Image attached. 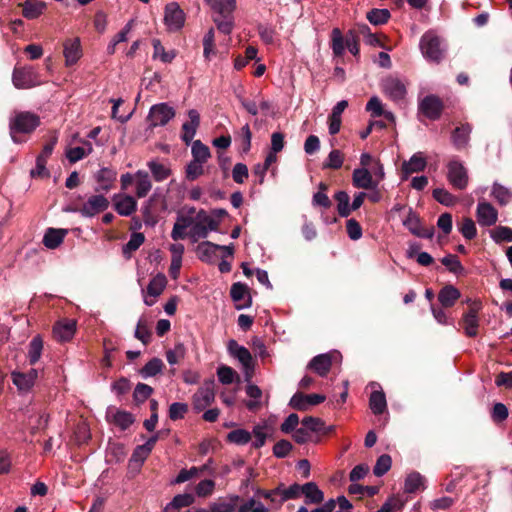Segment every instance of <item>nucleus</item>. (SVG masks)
Instances as JSON below:
<instances>
[{
    "instance_id": "f257e3e1",
    "label": "nucleus",
    "mask_w": 512,
    "mask_h": 512,
    "mask_svg": "<svg viewBox=\"0 0 512 512\" xmlns=\"http://www.w3.org/2000/svg\"><path fill=\"white\" fill-rule=\"evenodd\" d=\"M359 42L360 39L358 38L357 31L348 30L345 36H343L339 28H334L331 32V49L337 57L344 54L345 48L354 56H359Z\"/></svg>"
},
{
    "instance_id": "f03ea898",
    "label": "nucleus",
    "mask_w": 512,
    "mask_h": 512,
    "mask_svg": "<svg viewBox=\"0 0 512 512\" xmlns=\"http://www.w3.org/2000/svg\"><path fill=\"white\" fill-rule=\"evenodd\" d=\"M40 124V119L31 112L17 113L10 121V133L14 142H18L16 133H30Z\"/></svg>"
},
{
    "instance_id": "7ed1b4c3",
    "label": "nucleus",
    "mask_w": 512,
    "mask_h": 512,
    "mask_svg": "<svg viewBox=\"0 0 512 512\" xmlns=\"http://www.w3.org/2000/svg\"><path fill=\"white\" fill-rule=\"evenodd\" d=\"M420 49L424 57L430 61L439 63L444 57L441 40L433 31H427L422 35Z\"/></svg>"
},
{
    "instance_id": "20e7f679",
    "label": "nucleus",
    "mask_w": 512,
    "mask_h": 512,
    "mask_svg": "<svg viewBox=\"0 0 512 512\" xmlns=\"http://www.w3.org/2000/svg\"><path fill=\"white\" fill-rule=\"evenodd\" d=\"M227 348L230 355L242 364L246 381H250L254 373V360L250 351L234 339L229 340Z\"/></svg>"
},
{
    "instance_id": "39448f33",
    "label": "nucleus",
    "mask_w": 512,
    "mask_h": 512,
    "mask_svg": "<svg viewBox=\"0 0 512 512\" xmlns=\"http://www.w3.org/2000/svg\"><path fill=\"white\" fill-rule=\"evenodd\" d=\"M109 207V200L103 195L90 196L81 207L72 208L69 211L81 214L85 218H91L105 211Z\"/></svg>"
},
{
    "instance_id": "423d86ee",
    "label": "nucleus",
    "mask_w": 512,
    "mask_h": 512,
    "mask_svg": "<svg viewBox=\"0 0 512 512\" xmlns=\"http://www.w3.org/2000/svg\"><path fill=\"white\" fill-rule=\"evenodd\" d=\"M447 179L449 183L457 190L466 189L469 176L468 171L462 162L456 159H452L447 164Z\"/></svg>"
},
{
    "instance_id": "0eeeda50",
    "label": "nucleus",
    "mask_w": 512,
    "mask_h": 512,
    "mask_svg": "<svg viewBox=\"0 0 512 512\" xmlns=\"http://www.w3.org/2000/svg\"><path fill=\"white\" fill-rule=\"evenodd\" d=\"M156 443V437H151L143 445H138L128 462V473L132 476L136 475L145 459L149 456Z\"/></svg>"
},
{
    "instance_id": "6e6552de",
    "label": "nucleus",
    "mask_w": 512,
    "mask_h": 512,
    "mask_svg": "<svg viewBox=\"0 0 512 512\" xmlns=\"http://www.w3.org/2000/svg\"><path fill=\"white\" fill-rule=\"evenodd\" d=\"M215 399L214 380H206L202 387L193 395V409L196 412L203 411L211 405Z\"/></svg>"
},
{
    "instance_id": "1a4fd4ad",
    "label": "nucleus",
    "mask_w": 512,
    "mask_h": 512,
    "mask_svg": "<svg viewBox=\"0 0 512 512\" xmlns=\"http://www.w3.org/2000/svg\"><path fill=\"white\" fill-rule=\"evenodd\" d=\"M12 82L18 89H29L41 83L37 73L31 67L15 68L12 75Z\"/></svg>"
},
{
    "instance_id": "9d476101",
    "label": "nucleus",
    "mask_w": 512,
    "mask_h": 512,
    "mask_svg": "<svg viewBox=\"0 0 512 512\" xmlns=\"http://www.w3.org/2000/svg\"><path fill=\"white\" fill-rule=\"evenodd\" d=\"M186 15L177 2L165 6L164 23L169 31L180 30L185 23Z\"/></svg>"
},
{
    "instance_id": "9b49d317",
    "label": "nucleus",
    "mask_w": 512,
    "mask_h": 512,
    "mask_svg": "<svg viewBox=\"0 0 512 512\" xmlns=\"http://www.w3.org/2000/svg\"><path fill=\"white\" fill-rule=\"evenodd\" d=\"M419 111L430 120H438L444 109L443 101L436 95L425 96L419 103Z\"/></svg>"
},
{
    "instance_id": "f8f14e48",
    "label": "nucleus",
    "mask_w": 512,
    "mask_h": 512,
    "mask_svg": "<svg viewBox=\"0 0 512 512\" xmlns=\"http://www.w3.org/2000/svg\"><path fill=\"white\" fill-rule=\"evenodd\" d=\"M325 399V395L322 394L306 395L302 392H296L290 399L289 405L295 410L306 411L310 406L318 405L324 402Z\"/></svg>"
},
{
    "instance_id": "ddd939ff",
    "label": "nucleus",
    "mask_w": 512,
    "mask_h": 512,
    "mask_svg": "<svg viewBox=\"0 0 512 512\" xmlns=\"http://www.w3.org/2000/svg\"><path fill=\"white\" fill-rule=\"evenodd\" d=\"M338 355V352L319 354L310 360L307 369L312 370L321 377H325L332 367L333 358Z\"/></svg>"
},
{
    "instance_id": "4468645a",
    "label": "nucleus",
    "mask_w": 512,
    "mask_h": 512,
    "mask_svg": "<svg viewBox=\"0 0 512 512\" xmlns=\"http://www.w3.org/2000/svg\"><path fill=\"white\" fill-rule=\"evenodd\" d=\"M352 184L355 188L376 190L378 181L374 180L372 172L367 168H356L352 173Z\"/></svg>"
},
{
    "instance_id": "2eb2a0df",
    "label": "nucleus",
    "mask_w": 512,
    "mask_h": 512,
    "mask_svg": "<svg viewBox=\"0 0 512 512\" xmlns=\"http://www.w3.org/2000/svg\"><path fill=\"white\" fill-rule=\"evenodd\" d=\"M230 296L234 302H240L245 300L243 304H236L235 308L241 310L252 306V297L249 292V288L246 284L241 282L233 283L230 288Z\"/></svg>"
},
{
    "instance_id": "dca6fc26",
    "label": "nucleus",
    "mask_w": 512,
    "mask_h": 512,
    "mask_svg": "<svg viewBox=\"0 0 512 512\" xmlns=\"http://www.w3.org/2000/svg\"><path fill=\"white\" fill-rule=\"evenodd\" d=\"M57 142V137H53L50 142H48L44 147L42 152L38 155L36 159V168L31 170V176H45L48 175V171L46 169V163L50 155L52 154V151L54 149V146Z\"/></svg>"
},
{
    "instance_id": "f3484780",
    "label": "nucleus",
    "mask_w": 512,
    "mask_h": 512,
    "mask_svg": "<svg viewBox=\"0 0 512 512\" xmlns=\"http://www.w3.org/2000/svg\"><path fill=\"white\" fill-rule=\"evenodd\" d=\"M477 220L482 226H492L498 220L497 210L488 202H479L477 206Z\"/></svg>"
},
{
    "instance_id": "a211bd4d",
    "label": "nucleus",
    "mask_w": 512,
    "mask_h": 512,
    "mask_svg": "<svg viewBox=\"0 0 512 512\" xmlns=\"http://www.w3.org/2000/svg\"><path fill=\"white\" fill-rule=\"evenodd\" d=\"M188 117L190 120L182 125L181 134V138L186 145L191 143L200 125V115L195 109L188 111Z\"/></svg>"
},
{
    "instance_id": "6ab92c4d",
    "label": "nucleus",
    "mask_w": 512,
    "mask_h": 512,
    "mask_svg": "<svg viewBox=\"0 0 512 512\" xmlns=\"http://www.w3.org/2000/svg\"><path fill=\"white\" fill-rule=\"evenodd\" d=\"M382 88L386 95L393 100H401L406 94L405 85L397 78L387 77L382 82Z\"/></svg>"
},
{
    "instance_id": "aec40b11",
    "label": "nucleus",
    "mask_w": 512,
    "mask_h": 512,
    "mask_svg": "<svg viewBox=\"0 0 512 512\" xmlns=\"http://www.w3.org/2000/svg\"><path fill=\"white\" fill-rule=\"evenodd\" d=\"M472 126L469 123L456 127L451 134V140L456 150L461 151L468 146Z\"/></svg>"
},
{
    "instance_id": "412c9836",
    "label": "nucleus",
    "mask_w": 512,
    "mask_h": 512,
    "mask_svg": "<svg viewBox=\"0 0 512 512\" xmlns=\"http://www.w3.org/2000/svg\"><path fill=\"white\" fill-rule=\"evenodd\" d=\"M11 375L12 381L18 390L21 392H28L34 385L38 373L36 369H30L27 373L14 371Z\"/></svg>"
},
{
    "instance_id": "4be33fe9",
    "label": "nucleus",
    "mask_w": 512,
    "mask_h": 512,
    "mask_svg": "<svg viewBox=\"0 0 512 512\" xmlns=\"http://www.w3.org/2000/svg\"><path fill=\"white\" fill-rule=\"evenodd\" d=\"M106 417L108 421L113 422L122 430L127 429L134 422V417L131 413L113 407L108 408Z\"/></svg>"
},
{
    "instance_id": "5701e85b",
    "label": "nucleus",
    "mask_w": 512,
    "mask_h": 512,
    "mask_svg": "<svg viewBox=\"0 0 512 512\" xmlns=\"http://www.w3.org/2000/svg\"><path fill=\"white\" fill-rule=\"evenodd\" d=\"M82 56L79 38L67 40L64 43V57L67 66L74 65Z\"/></svg>"
},
{
    "instance_id": "b1692460",
    "label": "nucleus",
    "mask_w": 512,
    "mask_h": 512,
    "mask_svg": "<svg viewBox=\"0 0 512 512\" xmlns=\"http://www.w3.org/2000/svg\"><path fill=\"white\" fill-rule=\"evenodd\" d=\"M76 330V322L74 320H61L57 322L53 328V333L59 341L70 340Z\"/></svg>"
},
{
    "instance_id": "393cba45",
    "label": "nucleus",
    "mask_w": 512,
    "mask_h": 512,
    "mask_svg": "<svg viewBox=\"0 0 512 512\" xmlns=\"http://www.w3.org/2000/svg\"><path fill=\"white\" fill-rule=\"evenodd\" d=\"M460 291L453 285L444 286L438 293V301L444 308L452 307L460 298Z\"/></svg>"
},
{
    "instance_id": "a878e982",
    "label": "nucleus",
    "mask_w": 512,
    "mask_h": 512,
    "mask_svg": "<svg viewBox=\"0 0 512 512\" xmlns=\"http://www.w3.org/2000/svg\"><path fill=\"white\" fill-rule=\"evenodd\" d=\"M220 248V245L212 243L210 241H203L196 247V253L198 258L202 262L211 263L216 257V251Z\"/></svg>"
},
{
    "instance_id": "bb28decb",
    "label": "nucleus",
    "mask_w": 512,
    "mask_h": 512,
    "mask_svg": "<svg viewBox=\"0 0 512 512\" xmlns=\"http://www.w3.org/2000/svg\"><path fill=\"white\" fill-rule=\"evenodd\" d=\"M116 179V172L109 168H102L96 174V180L98 186L96 187V191H104L107 192L111 189L113 182Z\"/></svg>"
},
{
    "instance_id": "cd10ccee",
    "label": "nucleus",
    "mask_w": 512,
    "mask_h": 512,
    "mask_svg": "<svg viewBox=\"0 0 512 512\" xmlns=\"http://www.w3.org/2000/svg\"><path fill=\"white\" fill-rule=\"evenodd\" d=\"M67 233L66 229L49 228L44 234L43 244L49 249H55L63 242Z\"/></svg>"
},
{
    "instance_id": "c85d7f7f",
    "label": "nucleus",
    "mask_w": 512,
    "mask_h": 512,
    "mask_svg": "<svg viewBox=\"0 0 512 512\" xmlns=\"http://www.w3.org/2000/svg\"><path fill=\"white\" fill-rule=\"evenodd\" d=\"M304 484L300 485L298 483H294L288 488L284 486L283 483H280L278 485V492H279V500L278 504L282 505L284 502H286L289 499H297L300 497V494L303 493Z\"/></svg>"
},
{
    "instance_id": "c756f323",
    "label": "nucleus",
    "mask_w": 512,
    "mask_h": 512,
    "mask_svg": "<svg viewBox=\"0 0 512 512\" xmlns=\"http://www.w3.org/2000/svg\"><path fill=\"white\" fill-rule=\"evenodd\" d=\"M22 14L27 19L38 18L46 9V3L38 0H27L22 4Z\"/></svg>"
},
{
    "instance_id": "7c9ffc66",
    "label": "nucleus",
    "mask_w": 512,
    "mask_h": 512,
    "mask_svg": "<svg viewBox=\"0 0 512 512\" xmlns=\"http://www.w3.org/2000/svg\"><path fill=\"white\" fill-rule=\"evenodd\" d=\"M207 5L218 14L217 17L230 16L235 9L236 0H205Z\"/></svg>"
},
{
    "instance_id": "2f4dec72",
    "label": "nucleus",
    "mask_w": 512,
    "mask_h": 512,
    "mask_svg": "<svg viewBox=\"0 0 512 512\" xmlns=\"http://www.w3.org/2000/svg\"><path fill=\"white\" fill-rule=\"evenodd\" d=\"M302 494L305 496L306 504H320L324 501V493L315 482L305 483Z\"/></svg>"
},
{
    "instance_id": "473e14b6",
    "label": "nucleus",
    "mask_w": 512,
    "mask_h": 512,
    "mask_svg": "<svg viewBox=\"0 0 512 512\" xmlns=\"http://www.w3.org/2000/svg\"><path fill=\"white\" fill-rule=\"evenodd\" d=\"M160 296V274L155 275L144 292V302L148 306L154 305Z\"/></svg>"
},
{
    "instance_id": "72a5a7b5",
    "label": "nucleus",
    "mask_w": 512,
    "mask_h": 512,
    "mask_svg": "<svg viewBox=\"0 0 512 512\" xmlns=\"http://www.w3.org/2000/svg\"><path fill=\"white\" fill-rule=\"evenodd\" d=\"M426 159L421 153H415L409 161H405L402 165V170L406 175L421 172L426 167Z\"/></svg>"
},
{
    "instance_id": "f704fd0d",
    "label": "nucleus",
    "mask_w": 512,
    "mask_h": 512,
    "mask_svg": "<svg viewBox=\"0 0 512 512\" xmlns=\"http://www.w3.org/2000/svg\"><path fill=\"white\" fill-rule=\"evenodd\" d=\"M369 406L375 415L384 413L387 408L386 397L383 391H373L369 398Z\"/></svg>"
},
{
    "instance_id": "c9c22d12",
    "label": "nucleus",
    "mask_w": 512,
    "mask_h": 512,
    "mask_svg": "<svg viewBox=\"0 0 512 512\" xmlns=\"http://www.w3.org/2000/svg\"><path fill=\"white\" fill-rule=\"evenodd\" d=\"M194 496L189 493L178 494L165 507V512H176L183 507H188L194 502Z\"/></svg>"
},
{
    "instance_id": "e433bc0d",
    "label": "nucleus",
    "mask_w": 512,
    "mask_h": 512,
    "mask_svg": "<svg viewBox=\"0 0 512 512\" xmlns=\"http://www.w3.org/2000/svg\"><path fill=\"white\" fill-rule=\"evenodd\" d=\"M337 202V212L340 217L347 218L351 214L350 197L346 191H338L334 195Z\"/></svg>"
},
{
    "instance_id": "4c0bfd02",
    "label": "nucleus",
    "mask_w": 512,
    "mask_h": 512,
    "mask_svg": "<svg viewBox=\"0 0 512 512\" xmlns=\"http://www.w3.org/2000/svg\"><path fill=\"white\" fill-rule=\"evenodd\" d=\"M136 179V194L138 197H144L148 194L151 189V181L148 173L144 171H138L135 174Z\"/></svg>"
},
{
    "instance_id": "58836bf2",
    "label": "nucleus",
    "mask_w": 512,
    "mask_h": 512,
    "mask_svg": "<svg viewBox=\"0 0 512 512\" xmlns=\"http://www.w3.org/2000/svg\"><path fill=\"white\" fill-rule=\"evenodd\" d=\"M116 211L123 216H129L136 210V201L131 196H124L116 201Z\"/></svg>"
},
{
    "instance_id": "ea45409f",
    "label": "nucleus",
    "mask_w": 512,
    "mask_h": 512,
    "mask_svg": "<svg viewBox=\"0 0 512 512\" xmlns=\"http://www.w3.org/2000/svg\"><path fill=\"white\" fill-rule=\"evenodd\" d=\"M187 224L189 227L187 234L193 242H198L200 239L206 238L209 232L212 231L211 229H207L205 225L196 223L193 220H190Z\"/></svg>"
},
{
    "instance_id": "a19ab883",
    "label": "nucleus",
    "mask_w": 512,
    "mask_h": 512,
    "mask_svg": "<svg viewBox=\"0 0 512 512\" xmlns=\"http://www.w3.org/2000/svg\"><path fill=\"white\" fill-rule=\"evenodd\" d=\"M43 350V341L40 336H35L29 343L28 360L31 365L38 362Z\"/></svg>"
},
{
    "instance_id": "79ce46f5",
    "label": "nucleus",
    "mask_w": 512,
    "mask_h": 512,
    "mask_svg": "<svg viewBox=\"0 0 512 512\" xmlns=\"http://www.w3.org/2000/svg\"><path fill=\"white\" fill-rule=\"evenodd\" d=\"M344 162V154L338 150L333 149L327 159L322 164V169H333L337 170L340 169Z\"/></svg>"
},
{
    "instance_id": "37998d69",
    "label": "nucleus",
    "mask_w": 512,
    "mask_h": 512,
    "mask_svg": "<svg viewBox=\"0 0 512 512\" xmlns=\"http://www.w3.org/2000/svg\"><path fill=\"white\" fill-rule=\"evenodd\" d=\"M238 501L239 496H232L229 501L219 499L216 502L210 503V508L212 512H234Z\"/></svg>"
},
{
    "instance_id": "c03bdc74",
    "label": "nucleus",
    "mask_w": 512,
    "mask_h": 512,
    "mask_svg": "<svg viewBox=\"0 0 512 512\" xmlns=\"http://www.w3.org/2000/svg\"><path fill=\"white\" fill-rule=\"evenodd\" d=\"M391 17V14H390V11L388 9H377V8H374V9H371L368 13H367V20L373 24V25H383L385 23L388 22V20L390 19Z\"/></svg>"
},
{
    "instance_id": "a18cd8bd",
    "label": "nucleus",
    "mask_w": 512,
    "mask_h": 512,
    "mask_svg": "<svg viewBox=\"0 0 512 512\" xmlns=\"http://www.w3.org/2000/svg\"><path fill=\"white\" fill-rule=\"evenodd\" d=\"M144 242L142 233H133L129 241L123 246L122 253L125 258L129 259L133 252H135Z\"/></svg>"
},
{
    "instance_id": "49530a36",
    "label": "nucleus",
    "mask_w": 512,
    "mask_h": 512,
    "mask_svg": "<svg viewBox=\"0 0 512 512\" xmlns=\"http://www.w3.org/2000/svg\"><path fill=\"white\" fill-rule=\"evenodd\" d=\"M492 195L501 206L507 205L512 200V192L499 183L493 184Z\"/></svg>"
},
{
    "instance_id": "de8ad7c7",
    "label": "nucleus",
    "mask_w": 512,
    "mask_h": 512,
    "mask_svg": "<svg viewBox=\"0 0 512 512\" xmlns=\"http://www.w3.org/2000/svg\"><path fill=\"white\" fill-rule=\"evenodd\" d=\"M194 222L205 225L207 229H211L213 231H218L219 229V220L215 219L211 214L201 209L194 219Z\"/></svg>"
},
{
    "instance_id": "09e8293b",
    "label": "nucleus",
    "mask_w": 512,
    "mask_h": 512,
    "mask_svg": "<svg viewBox=\"0 0 512 512\" xmlns=\"http://www.w3.org/2000/svg\"><path fill=\"white\" fill-rule=\"evenodd\" d=\"M192 156L194 161L205 163L211 156L209 148L200 140H196L192 144Z\"/></svg>"
},
{
    "instance_id": "8fccbe9b",
    "label": "nucleus",
    "mask_w": 512,
    "mask_h": 512,
    "mask_svg": "<svg viewBox=\"0 0 512 512\" xmlns=\"http://www.w3.org/2000/svg\"><path fill=\"white\" fill-rule=\"evenodd\" d=\"M217 376H218L219 381L224 385H229V384L233 383L235 381V379L237 381L240 380L237 372L233 368L226 366V365H222V366L218 367Z\"/></svg>"
},
{
    "instance_id": "3c124183",
    "label": "nucleus",
    "mask_w": 512,
    "mask_h": 512,
    "mask_svg": "<svg viewBox=\"0 0 512 512\" xmlns=\"http://www.w3.org/2000/svg\"><path fill=\"white\" fill-rule=\"evenodd\" d=\"M133 26V21H129L124 28L111 40L107 46V53L112 55L115 53L116 45L121 42H125L128 39V34Z\"/></svg>"
},
{
    "instance_id": "603ef678",
    "label": "nucleus",
    "mask_w": 512,
    "mask_h": 512,
    "mask_svg": "<svg viewBox=\"0 0 512 512\" xmlns=\"http://www.w3.org/2000/svg\"><path fill=\"white\" fill-rule=\"evenodd\" d=\"M491 238L496 243L512 242V228L508 226H497L490 231Z\"/></svg>"
},
{
    "instance_id": "864d4df0",
    "label": "nucleus",
    "mask_w": 512,
    "mask_h": 512,
    "mask_svg": "<svg viewBox=\"0 0 512 512\" xmlns=\"http://www.w3.org/2000/svg\"><path fill=\"white\" fill-rule=\"evenodd\" d=\"M403 225L415 236H417L422 227L419 216L413 211L412 208L408 210V216L403 220Z\"/></svg>"
},
{
    "instance_id": "5fc2aeb1",
    "label": "nucleus",
    "mask_w": 512,
    "mask_h": 512,
    "mask_svg": "<svg viewBox=\"0 0 512 512\" xmlns=\"http://www.w3.org/2000/svg\"><path fill=\"white\" fill-rule=\"evenodd\" d=\"M227 441L237 445H245L251 440V434L245 429H235L227 434Z\"/></svg>"
},
{
    "instance_id": "6e6d98bb",
    "label": "nucleus",
    "mask_w": 512,
    "mask_h": 512,
    "mask_svg": "<svg viewBox=\"0 0 512 512\" xmlns=\"http://www.w3.org/2000/svg\"><path fill=\"white\" fill-rule=\"evenodd\" d=\"M433 198L445 206H453L457 202V197L444 188H436L433 190Z\"/></svg>"
},
{
    "instance_id": "4d7b16f0",
    "label": "nucleus",
    "mask_w": 512,
    "mask_h": 512,
    "mask_svg": "<svg viewBox=\"0 0 512 512\" xmlns=\"http://www.w3.org/2000/svg\"><path fill=\"white\" fill-rule=\"evenodd\" d=\"M186 353L185 346L182 343H178L175 345L173 349H168L166 351V359L170 365H175L180 363L181 360L184 359Z\"/></svg>"
},
{
    "instance_id": "13d9d810",
    "label": "nucleus",
    "mask_w": 512,
    "mask_h": 512,
    "mask_svg": "<svg viewBox=\"0 0 512 512\" xmlns=\"http://www.w3.org/2000/svg\"><path fill=\"white\" fill-rule=\"evenodd\" d=\"M490 416L495 424L500 425L509 416L508 408L503 403L497 402L493 405Z\"/></svg>"
},
{
    "instance_id": "bf43d9fd",
    "label": "nucleus",
    "mask_w": 512,
    "mask_h": 512,
    "mask_svg": "<svg viewBox=\"0 0 512 512\" xmlns=\"http://www.w3.org/2000/svg\"><path fill=\"white\" fill-rule=\"evenodd\" d=\"M391 464V456L388 454H382L380 457H378L376 464L373 468L374 475L377 477L383 476L390 470Z\"/></svg>"
},
{
    "instance_id": "052dcab7",
    "label": "nucleus",
    "mask_w": 512,
    "mask_h": 512,
    "mask_svg": "<svg viewBox=\"0 0 512 512\" xmlns=\"http://www.w3.org/2000/svg\"><path fill=\"white\" fill-rule=\"evenodd\" d=\"M441 263L454 274H461L464 272V267L461 264L457 255L449 254L441 259Z\"/></svg>"
},
{
    "instance_id": "680f3d73",
    "label": "nucleus",
    "mask_w": 512,
    "mask_h": 512,
    "mask_svg": "<svg viewBox=\"0 0 512 512\" xmlns=\"http://www.w3.org/2000/svg\"><path fill=\"white\" fill-rule=\"evenodd\" d=\"M423 477L418 472H413L406 477L405 480V491L408 493H414L423 486Z\"/></svg>"
},
{
    "instance_id": "e2e57ef3",
    "label": "nucleus",
    "mask_w": 512,
    "mask_h": 512,
    "mask_svg": "<svg viewBox=\"0 0 512 512\" xmlns=\"http://www.w3.org/2000/svg\"><path fill=\"white\" fill-rule=\"evenodd\" d=\"M459 230L463 237L468 240L474 239L477 235L476 225L474 221L469 217L463 218Z\"/></svg>"
},
{
    "instance_id": "0e129e2a",
    "label": "nucleus",
    "mask_w": 512,
    "mask_h": 512,
    "mask_svg": "<svg viewBox=\"0 0 512 512\" xmlns=\"http://www.w3.org/2000/svg\"><path fill=\"white\" fill-rule=\"evenodd\" d=\"M152 392L153 389L149 385L139 383L134 389L133 399L137 404L143 403L152 394Z\"/></svg>"
},
{
    "instance_id": "69168bd1",
    "label": "nucleus",
    "mask_w": 512,
    "mask_h": 512,
    "mask_svg": "<svg viewBox=\"0 0 512 512\" xmlns=\"http://www.w3.org/2000/svg\"><path fill=\"white\" fill-rule=\"evenodd\" d=\"M202 162L194 161L192 160L187 166H186V178L189 181L196 180L199 176H201L204 173Z\"/></svg>"
},
{
    "instance_id": "338daca9",
    "label": "nucleus",
    "mask_w": 512,
    "mask_h": 512,
    "mask_svg": "<svg viewBox=\"0 0 512 512\" xmlns=\"http://www.w3.org/2000/svg\"><path fill=\"white\" fill-rule=\"evenodd\" d=\"M302 426L310 432H319L324 427V422L320 418L307 416L301 421Z\"/></svg>"
},
{
    "instance_id": "774afa93",
    "label": "nucleus",
    "mask_w": 512,
    "mask_h": 512,
    "mask_svg": "<svg viewBox=\"0 0 512 512\" xmlns=\"http://www.w3.org/2000/svg\"><path fill=\"white\" fill-rule=\"evenodd\" d=\"M214 488L215 482L211 479H205L197 484L195 492L199 497H208L213 493Z\"/></svg>"
}]
</instances>
